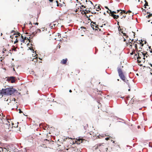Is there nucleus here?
<instances>
[{
    "label": "nucleus",
    "mask_w": 152,
    "mask_h": 152,
    "mask_svg": "<svg viewBox=\"0 0 152 152\" xmlns=\"http://www.w3.org/2000/svg\"><path fill=\"white\" fill-rule=\"evenodd\" d=\"M15 91L16 89L13 86H11L0 90V95L2 96L3 95L11 96L15 93Z\"/></svg>",
    "instance_id": "nucleus-1"
},
{
    "label": "nucleus",
    "mask_w": 152,
    "mask_h": 152,
    "mask_svg": "<svg viewBox=\"0 0 152 152\" xmlns=\"http://www.w3.org/2000/svg\"><path fill=\"white\" fill-rule=\"evenodd\" d=\"M16 77L13 76H11L7 77H6L7 78L6 80L11 83H15L16 80L15 78Z\"/></svg>",
    "instance_id": "nucleus-2"
},
{
    "label": "nucleus",
    "mask_w": 152,
    "mask_h": 152,
    "mask_svg": "<svg viewBox=\"0 0 152 152\" xmlns=\"http://www.w3.org/2000/svg\"><path fill=\"white\" fill-rule=\"evenodd\" d=\"M118 71V73L119 76L121 79L122 80H125V77L121 69L120 68H117Z\"/></svg>",
    "instance_id": "nucleus-3"
},
{
    "label": "nucleus",
    "mask_w": 152,
    "mask_h": 152,
    "mask_svg": "<svg viewBox=\"0 0 152 152\" xmlns=\"http://www.w3.org/2000/svg\"><path fill=\"white\" fill-rule=\"evenodd\" d=\"M86 141L83 139L82 137H79L77 140L76 143L77 144H80L81 143H85L86 142Z\"/></svg>",
    "instance_id": "nucleus-4"
},
{
    "label": "nucleus",
    "mask_w": 152,
    "mask_h": 152,
    "mask_svg": "<svg viewBox=\"0 0 152 152\" xmlns=\"http://www.w3.org/2000/svg\"><path fill=\"white\" fill-rule=\"evenodd\" d=\"M31 32V33H30V34L28 35V36H30L29 37V38L32 39L34 37L37 35V32L35 31Z\"/></svg>",
    "instance_id": "nucleus-5"
},
{
    "label": "nucleus",
    "mask_w": 152,
    "mask_h": 152,
    "mask_svg": "<svg viewBox=\"0 0 152 152\" xmlns=\"http://www.w3.org/2000/svg\"><path fill=\"white\" fill-rule=\"evenodd\" d=\"M67 61V58H66L65 59H63L61 61V63L63 64H66V62Z\"/></svg>",
    "instance_id": "nucleus-6"
},
{
    "label": "nucleus",
    "mask_w": 152,
    "mask_h": 152,
    "mask_svg": "<svg viewBox=\"0 0 152 152\" xmlns=\"http://www.w3.org/2000/svg\"><path fill=\"white\" fill-rule=\"evenodd\" d=\"M101 9L100 6L99 5H98L96 4V11H99V10H101Z\"/></svg>",
    "instance_id": "nucleus-7"
},
{
    "label": "nucleus",
    "mask_w": 152,
    "mask_h": 152,
    "mask_svg": "<svg viewBox=\"0 0 152 152\" xmlns=\"http://www.w3.org/2000/svg\"><path fill=\"white\" fill-rule=\"evenodd\" d=\"M124 82L126 83L128 85V86L129 88H130V86L129 85V80L126 79H125V80H123Z\"/></svg>",
    "instance_id": "nucleus-8"
},
{
    "label": "nucleus",
    "mask_w": 152,
    "mask_h": 152,
    "mask_svg": "<svg viewBox=\"0 0 152 152\" xmlns=\"http://www.w3.org/2000/svg\"><path fill=\"white\" fill-rule=\"evenodd\" d=\"M12 47V48L10 50V51H14L15 52L17 51V50L15 48V46L13 45Z\"/></svg>",
    "instance_id": "nucleus-9"
},
{
    "label": "nucleus",
    "mask_w": 152,
    "mask_h": 152,
    "mask_svg": "<svg viewBox=\"0 0 152 152\" xmlns=\"http://www.w3.org/2000/svg\"><path fill=\"white\" fill-rule=\"evenodd\" d=\"M101 93L102 91H99L97 90L96 92V96L97 95H101Z\"/></svg>",
    "instance_id": "nucleus-10"
},
{
    "label": "nucleus",
    "mask_w": 152,
    "mask_h": 152,
    "mask_svg": "<svg viewBox=\"0 0 152 152\" xmlns=\"http://www.w3.org/2000/svg\"><path fill=\"white\" fill-rule=\"evenodd\" d=\"M36 28H30V32H35V30H36Z\"/></svg>",
    "instance_id": "nucleus-11"
},
{
    "label": "nucleus",
    "mask_w": 152,
    "mask_h": 152,
    "mask_svg": "<svg viewBox=\"0 0 152 152\" xmlns=\"http://www.w3.org/2000/svg\"><path fill=\"white\" fill-rule=\"evenodd\" d=\"M35 31L36 32H37V33H40L41 32V30H40V29H39V28H37V29H36V30H35Z\"/></svg>",
    "instance_id": "nucleus-12"
},
{
    "label": "nucleus",
    "mask_w": 152,
    "mask_h": 152,
    "mask_svg": "<svg viewBox=\"0 0 152 152\" xmlns=\"http://www.w3.org/2000/svg\"><path fill=\"white\" fill-rule=\"evenodd\" d=\"M121 12L120 13L122 14V13H124L125 14H127L128 13V12H126L125 10H121Z\"/></svg>",
    "instance_id": "nucleus-13"
},
{
    "label": "nucleus",
    "mask_w": 152,
    "mask_h": 152,
    "mask_svg": "<svg viewBox=\"0 0 152 152\" xmlns=\"http://www.w3.org/2000/svg\"><path fill=\"white\" fill-rule=\"evenodd\" d=\"M119 16L118 15H114V18L115 19H117L118 18Z\"/></svg>",
    "instance_id": "nucleus-14"
},
{
    "label": "nucleus",
    "mask_w": 152,
    "mask_h": 152,
    "mask_svg": "<svg viewBox=\"0 0 152 152\" xmlns=\"http://www.w3.org/2000/svg\"><path fill=\"white\" fill-rule=\"evenodd\" d=\"M111 12L110 13L109 15L110 16H113V18H114V15H115V14H113V13L112 12V11H111V12Z\"/></svg>",
    "instance_id": "nucleus-15"
},
{
    "label": "nucleus",
    "mask_w": 152,
    "mask_h": 152,
    "mask_svg": "<svg viewBox=\"0 0 152 152\" xmlns=\"http://www.w3.org/2000/svg\"><path fill=\"white\" fill-rule=\"evenodd\" d=\"M91 27L92 28L93 30L94 31V30L95 28H94V26L93 24L91 23Z\"/></svg>",
    "instance_id": "nucleus-16"
},
{
    "label": "nucleus",
    "mask_w": 152,
    "mask_h": 152,
    "mask_svg": "<svg viewBox=\"0 0 152 152\" xmlns=\"http://www.w3.org/2000/svg\"><path fill=\"white\" fill-rule=\"evenodd\" d=\"M16 95H20V92H18V91H17V90L16 89V91H15V93Z\"/></svg>",
    "instance_id": "nucleus-17"
},
{
    "label": "nucleus",
    "mask_w": 152,
    "mask_h": 152,
    "mask_svg": "<svg viewBox=\"0 0 152 152\" xmlns=\"http://www.w3.org/2000/svg\"><path fill=\"white\" fill-rule=\"evenodd\" d=\"M63 4L60 3L57 4V6L58 7L59 6H60L61 7H62L63 6Z\"/></svg>",
    "instance_id": "nucleus-18"
},
{
    "label": "nucleus",
    "mask_w": 152,
    "mask_h": 152,
    "mask_svg": "<svg viewBox=\"0 0 152 152\" xmlns=\"http://www.w3.org/2000/svg\"><path fill=\"white\" fill-rule=\"evenodd\" d=\"M137 54L138 55V56L137 57V58L139 59H141V57L140 56V53H137Z\"/></svg>",
    "instance_id": "nucleus-19"
},
{
    "label": "nucleus",
    "mask_w": 152,
    "mask_h": 152,
    "mask_svg": "<svg viewBox=\"0 0 152 152\" xmlns=\"http://www.w3.org/2000/svg\"><path fill=\"white\" fill-rule=\"evenodd\" d=\"M96 31H98V30L99 29V31H100V29L98 28L97 27V26H96Z\"/></svg>",
    "instance_id": "nucleus-20"
},
{
    "label": "nucleus",
    "mask_w": 152,
    "mask_h": 152,
    "mask_svg": "<svg viewBox=\"0 0 152 152\" xmlns=\"http://www.w3.org/2000/svg\"><path fill=\"white\" fill-rule=\"evenodd\" d=\"M38 60L36 59V58H33L32 59V61H34V62H37L38 61Z\"/></svg>",
    "instance_id": "nucleus-21"
},
{
    "label": "nucleus",
    "mask_w": 152,
    "mask_h": 152,
    "mask_svg": "<svg viewBox=\"0 0 152 152\" xmlns=\"http://www.w3.org/2000/svg\"><path fill=\"white\" fill-rule=\"evenodd\" d=\"M123 36H125L126 38H127L128 37V35H126L125 33H123Z\"/></svg>",
    "instance_id": "nucleus-22"
},
{
    "label": "nucleus",
    "mask_w": 152,
    "mask_h": 152,
    "mask_svg": "<svg viewBox=\"0 0 152 152\" xmlns=\"http://www.w3.org/2000/svg\"><path fill=\"white\" fill-rule=\"evenodd\" d=\"M18 42V39H16L15 41L14 42V44H15L17 42Z\"/></svg>",
    "instance_id": "nucleus-23"
},
{
    "label": "nucleus",
    "mask_w": 152,
    "mask_h": 152,
    "mask_svg": "<svg viewBox=\"0 0 152 152\" xmlns=\"http://www.w3.org/2000/svg\"><path fill=\"white\" fill-rule=\"evenodd\" d=\"M141 53H142V55L143 56H144V57H145V56L146 57H147L148 56H145V54L144 53H143V52H141Z\"/></svg>",
    "instance_id": "nucleus-24"
},
{
    "label": "nucleus",
    "mask_w": 152,
    "mask_h": 152,
    "mask_svg": "<svg viewBox=\"0 0 152 152\" xmlns=\"http://www.w3.org/2000/svg\"><path fill=\"white\" fill-rule=\"evenodd\" d=\"M95 136H96V139L100 138V137H99V136L97 134H96Z\"/></svg>",
    "instance_id": "nucleus-25"
},
{
    "label": "nucleus",
    "mask_w": 152,
    "mask_h": 152,
    "mask_svg": "<svg viewBox=\"0 0 152 152\" xmlns=\"http://www.w3.org/2000/svg\"><path fill=\"white\" fill-rule=\"evenodd\" d=\"M104 7L107 9L108 10H109L110 12H111V10H110L108 7L107 6H105Z\"/></svg>",
    "instance_id": "nucleus-26"
},
{
    "label": "nucleus",
    "mask_w": 152,
    "mask_h": 152,
    "mask_svg": "<svg viewBox=\"0 0 152 152\" xmlns=\"http://www.w3.org/2000/svg\"><path fill=\"white\" fill-rule=\"evenodd\" d=\"M144 7L145 8H146V6H148V3H147V4H146V3H145V4H144Z\"/></svg>",
    "instance_id": "nucleus-27"
},
{
    "label": "nucleus",
    "mask_w": 152,
    "mask_h": 152,
    "mask_svg": "<svg viewBox=\"0 0 152 152\" xmlns=\"http://www.w3.org/2000/svg\"><path fill=\"white\" fill-rule=\"evenodd\" d=\"M25 39H21L20 40V41H21V42H23V43H24L25 42Z\"/></svg>",
    "instance_id": "nucleus-28"
},
{
    "label": "nucleus",
    "mask_w": 152,
    "mask_h": 152,
    "mask_svg": "<svg viewBox=\"0 0 152 152\" xmlns=\"http://www.w3.org/2000/svg\"><path fill=\"white\" fill-rule=\"evenodd\" d=\"M15 34H16L15 33H14L13 35L10 36V38L11 39H12L13 37V35H14Z\"/></svg>",
    "instance_id": "nucleus-29"
},
{
    "label": "nucleus",
    "mask_w": 152,
    "mask_h": 152,
    "mask_svg": "<svg viewBox=\"0 0 152 152\" xmlns=\"http://www.w3.org/2000/svg\"><path fill=\"white\" fill-rule=\"evenodd\" d=\"M6 50V49L5 48H4L3 49V50L2 51V52L3 53H4Z\"/></svg>",
    "instance_id": "nucleus-30"
},
{
    "label": "nucleus",
    "mask_w": 152,
    "mask_h": 152,
    "mask_svg": "<svg viewBox=\"0 0 152 152\" xmlns=\"http://www.w3.org/2000/svg\"><path fill=\"white\" fill-rule=\"evenodd\" d=\"M18 110H19V113H23V111L21 110L20 109H19Z\"/></svg>",
    "instance_id": "nucleus-31"
},
{
    "label": "nucleus",
    "mask_w": 152,
    "mask_h": 152,
    "mask_svg": "<svg viewBox=\"0 0 152 152\" xmlns=\"http://www.w3.org/2000/svg\"><path fill=\"white\" fill-rule=\"evenodd\" d=\"M29 48L30 50H32V53H34V50L33 49H31V48Z\"/></svg>",
    "instance_id": "nucleus-32"
},
{
    "label": "nucleus",
    "mask_w": 152,
    "mask_h": 152,
    "mask_svg": "<svg viewBox=\"0 0 152 152\" xmlns=\"http://www.w3.org/2000/svg\"><path fill=\"white\" fill-rule=\"evenodd\" d=\"M30 28H37V27L35 26H30Z\"/></svg>",
    "instance_id": "nucleus-33"
},
{
    "label": "nucleus",
    "mask_w": 152,
    "mask_h": 152,
    "mask_svg": "<svg viewBox=\"0 0 152 152\" xmlns=\"http://www.w3.org/2000/svg\"><path fill=\"white\" fill-rule=\"evenodd\" d=\"M30 39V38H29V37L28 38V37H24V39H26V40H29Z\"/></svg>",
    "instance_id": "nucleus-34"
},
{
    "label": "nucleus",
    "mask_w": 152,
    "mask_h": 152,
    "mask_svg": "<svg viewBox=\"0 0 152 152\" xmlns=\"http://www.w3.org/2000/svg\"><path fill=\"white\" fill-rule=\"evenodd\" d=\"M151 17V16H150V15H148L147 16H146V18H149Z\"/></svg>",
    "instance_id": "nucleus-35"
},
{
    "label": "nucleus",
    "mask_w": 152,
    "mask_h": 152,
    "mask_svg": "<svg viewBox=\"0 0 152 152\" xmlns=\"http://www.w3.org/2000/svg\"><path fill=\"white\" fill-rule=\"evenodd\" d=\"M135 48H136V49H137V44H135Z\"/></svg>",
    "instance_id": "nucleus-36"
},
{
    "label": "nucleus",
    "mask_w": 152,
    "mask_h": 152,
    "mask_svg": "<svg viewBox=\"0 0 152 152\" xmlns=\"http://www.w3.org/2000/svg\"><path fill=\"white\" fill-rule=\"evenodd\" d=\"M34 24L35 25H38L39 24V23H37V22H36V23H34Z\"/></svg>",
    "instance_id": "nucleus-37"
},
{
    "label": "nucleus",
    "mask_w": 152,
    "mask_h": 152,
    "mask_svg": "<svg viewBox=\"0 0 152 152\" xmlns=\"http://www.w3.org/2000/svg\"><path fill=\"white\" fill-rule=\"evenodd\" d=\"M0 149H1L0 150V152H1V151H3L2 148L1 147H0Z\"/></svg>",
    "instance_id": "nucleus-38"
},
{
    "label": "nucleus",
    "mask_w": 152,
    "mask_h": 152,
    "mask_svg": "<svg viewBox=\"0 0 152 152\" xmlns=\"http://www.w3.org/2000/svg\"><path fill=\"white\" fill-rule=\"evenodd\" d=\"M8 100V98H7V99L6 98H4V101H7Z\"/></svg>",
    "instance_id": "nucleus-39"
},
{
    "label": "nucleus",
    "mask_w": 152,
    "mask_h": 152,
    "mask_svg": "<svg viewBox=\"0 0 152 152\" xmlns=\"http://www.w3.org/2000/svg\"><path fill=\"white\" fill-rule=\"evenodd\" d=\"M15 32V31L14 30H12L11 32V33H14V32Z\"/></svg>",
    "instance_id": "nucleus-40"
},
{
    "label": "nucleus",
    "mask_w": 152,
    "mask_h": 152,
    "mask_svg": "<svg viewBox=\"0 0 152 152\" xmlns=\"http://www.w3.org/2000/svg\"><path fill=\"white\" fill-rule=\"evenodd\" d=\"M93 23V24H94V25H95V22H93V21H92L91 22V23Z\"/></svg>",
    "instance_id": "nucleus-41"
},
{
    "label": "nucleus",
    "mask_w": 152,
    "mask_h": 152,
    "mask_svg": "<svg viewBox=\"0 0 152 152\" xmlns=\"http://www.w3.org/2000/svg\"><path fill=\"white\" fill-rule=\"evenodd\" d=\"M109 137H106V138H105V139L106 140H107L109 139Z\"/></svg>",
    "instance_id": "nucleus-42"
},
{
    "label": "nucleus",
    "mask_w": 152,
    "mask_h": 152,
    "mask_svg": "<svg viewBox=\"0 0 152 152\" xmlns=\"http://www.w3.org/2000/svg\"><path fill=\"white\" fill-rule=\"evenodd\" d=\"M126 16V15H123V16L121 18V19H122L123 18V17H124V18H125Z\"/></svg>",
    "instance_id": "nucleus-43"
},
{
    "label": "nucleus",
    "mask_w": 152,
    "mask_h": 152,
    "mask_svg": "<svg viewBox=\"0 0 152 152\" xmlns=\"http://www.w3.org/2000/svg\"><path fill=\"white\" fill-rule=\"evenodd\" d=\"M137 62H138V63H140L141 62V61H139L138 60H137Z\"/></svg>",
    "instance_id": "nucleus-44"
},
{
    "label": "nucleus",
    "mask_w": 152,
    "mask_h": 152,
    "mask_svg": "<svg viewBox=\"0 0 152 152\" xmlns=\"http://www.w3.org/2000/svg\"><path fill=\"white\" fill-rule=\"evenodd\" d=\"M81 7H82L85 8H86L85 6H84L83 5H82L81 6Z\"/></svg>",
    "instance_id": "nucleus-45"
},
{
    "label": "nucleus",
    "mask_w": 152,
    "mask_h": 152,
    "mask_svg": "<svg viewBox=\"0 0 152 152\" xmlns=\"http://www.w3.org/2000/svg\"><path fill=\"white\" fill-rule=\"evenodd\" d=\"M50 2H52L53 0H48Z\"/></svg>",
    "instance_id": "nucleus-46"
},
{
    "label": "nucleus",
    "mask_w": 152,
    "mask_h": 152,
    "mask_svg": "<svg viewBox=\"0 0 152 152\" xmlns=\"http://www.w3.org/2000/svg\"><path fill=\"white\" fill-rule=\"evenodd\" d=\"M118 119H119V120H122L123 121H124V120L121 118H118Z\"/></svg>",
    "instance_id": "nucleus-47"
},
{
    "label": "nucleus",
    "mask_w": 152,
    "mask_h": 152,
    "mask_svg": "<svg viewBox=\"0 0 152 152\" xmlns=\"http://www.w3.org/2000/svg\"><path fill=\"white\" fill-rule=\"evenodd\" d=\"M76 1H77V2L79 3H80V4H81V3L78 0H76Z\"/></svg>",
    "instance_id": "nucleus-48"
},
{
    "label": "nucleus",
    "mask_w": 152,
    "mask_h": 152,
    "mask_svg": "<svg viewBox=\"0 0 152 152\" xmlns=\"http://www.w3.org/2000/svg\"><path fill=\"white\" fill-rule=\"evenodd\" d=\"M121 9H120L119 10H117V13L119 12L120 10L121 11Z\"/></svg>",
    "instance_id": "nucleus-49"
},
{
    "label": "nucleus",
    "mask_w": 152,
    "mask_h": 152,
    "mask_svg": "<svg viewBox=\"0 0 152 152\" xmlns=\"http://www.w3.org/2000/svg\"><path fill=\"white\" fill-rule=\"evenodd\" d=\"M142 11H146V10H145V9H143V8H142Z\"/></svg>",
    "instance_id": "nucleus-50"
},
{
    "label": "nucleus",
    "mask_w": 152,
    "mask_h": 152,
    "mask_svg": "<svg viewBox=\"0 0 152 152\" xmlns=\"http://www.w3.org/2000/svg\"><path fill=\"white\" fill-rule=\"evenodd\" d=\"M2 116H1V114H0V119L2 120Z\"/></svg>",
    "instance_id": "nucleus-51"
},
{
    "label": "nucleus",
    "mask_w": 152,
    "mask_h": 152,
    "mask_svg": "<svg viewBox=\"0 0 152 152\" xmlns=\"http://www.w3.org/2000/svg\"><path fill=\"white\" fill-rule=\"evenodd\" d=\"M112 12L113 13H116V12L115 11H112Z\"/></svg>",
    "instance_id": "nucleus-52"
},
{
    "label": "nucleus",
    "mask_w": 152,
    "mask_h": 152,
    "mask_svg": "<svg viewBox=\"0 0 152 152\" xmlns=\"http://www.w3.org/2000/svg\"><path fill=\"white\" fill-rule=\"evenodd\" d=\"M82 11H83V12H84V11H86V12H87V10H86H86H82Z\"/></svg>",
    "instance_id": "nucleus-53"
},
{
    "label": "nucleus",
    "mask_w": 152,
    "mask_h": 152,
    "mask_svg": "<svg viewBox=\"0 0 152 152\" xmlns=\"http://www.w3.org/2000/svg\"><path fill=\"white\" fill-rule=\"evenodd\" d=\"M29 24L31 25H32V23H31V22H30L29 23Z\"/></svg>",
    "instance_id": "nucleus-54"
},
{
    "label": "nucleus",
    "mask_w": 152,
    "mask_h": 152,
    "mask_svg": "<svg viewBox=\"0 0 152 152\" xmlns=\"http://www.w3.org/2000/svg\"><path fill=\"white\" fill-rule=\"evenodd\" d=\"M15 80H16L15 83H16V82H18V80L17 79V78H16V79L15 78Z\"/></svg>",
    "instance_id": "nucleus-55"
},
{
    "label": "nucleus",
    "mask_w": 152,
    "mask_h": 152,
    "mask_svg": "<svg viewBox=\"0 0 152 152\" xmlns=\"http://www.w3.org/2000/svg\"><path fill=\"white\" fill-rule=\"evenodd\" d=\"M143 67H146L148 68L149 69H150V67L149 66L146 67V66H143Z\"/></svg>",
    "instance_id": "nucleus-56"
},
{
    "label": "nucleus",
    "mask_w": 152,
    "mask_h": 152,
    "mask_svg": "<svg viewBox=\"0 0 152 152\" xmlns=\"http://www.w3.org/2000/svg\"><path fill=\"white\" fill-rule=\"evenodd\" d=\"M148 48H149V49H151V50L152 49H151V46H149L148 47Z\"/></svg>",
    "instance_id": "nucleus-57"
},
{
    "label": "nucleus",
    "mask_w": 152,
    "mask_h": 152,
    "mask_svg": "<svg viewBox=\"0 0 152 152\" xmlns=\"http://www.w3.org/2000/svg\"><path fill=\"white\" fill-rule=\"evenodd\" d=\"M128 13L129 12H132L130 10H128Z\"/></svg>",
    "instance_id": "nucleus-58"
},
{
    "label": "nucleus",
    "mask_w": 152,
    "mask_h": 152,
    "mask_svg": "<svg viewBox=\"0 0 152 152\" xmlns=\"http://www.w3.org/2000/svg\"><path fill=\"white\" fill-rule=\"evenodd\" d=\"M149 64L151 65V66L152 67V64L151 63H149Z\"/></svg>",
    "instance_id": "nucleus-59"
},
{
    "label": "nucleus",
    "mask_w": 152,
    "mask_h": 152,
    "mask_svg": "<svg viewBox=\"0 0 152 152\" xmlns=\"http://www.w3.org/2000/svg\"><path fill=\"white\" fill-rule=\"evenodd\" d=\"M150 15V16H152V13H149V14Z\"/></svg>",
    "instance_id": "nucleus-60"
},
{
    "label": "nucleus",
    "mask_w": 152,
    "mask_h": 152,
    "mask_svg": "<svg viewBox=\"0 0 152 152\" xmlns=\"http://www.w3.org/2000/svg\"><path fill=\"white\" fill-rule=\"evenodd\" d=\"M134 54V53L133 52H132L130 53V54L131 55H133Z\"/></svg>",
    "instance_id": "nucleus-61"
},
{
    "label": "nucleus",
    "mask_w": 152,
    "mask_h": 152,
    "mask_svg": "<svg viewBox=\"0 0 152 152\" xmlns=\"http://www.w3.org/2000/svg\"><path fill=\"white\" fill-rule=\"evenodd\" d=\"M149 51L151 53H152V49L150 50Z\"/></svg>",
    "instance_id": "nucleus-62"
},
{
    "label": "nucleus",
    "mask_w": 152,
    "mask_h": 152,
    "mask_svg": "<svg viewBox=\"0 0 152 152\" xmlns=\"http://www.w3.org/2000/svg\"><path fill=\"white\" fill-rule=\"evenodd\" d=\"M124 42H125L126 41V39H125V38H124Z\"/></svg>",
    "instance_id": "nucleus-63"
},
{
    "label": "nucleus",
    "mask_w": 152,
    "mask_h": 152,
    "mask_svg": "<svg viewBox=\"0 0 152 152\" xmlns=\"http://www.w3.org/2000/svg\"><path fill=\"white\" fill-rule=\"evenodd\" d=\"M69 92H70V93H71L72 92V91L71 90H69Z\"/></svg>",
    "instance_id": "nucleus-64"
}]
</instances>
